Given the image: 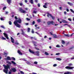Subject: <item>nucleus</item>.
<instances>
[{
	"label": "nucleus",
	"instance_id": "nucleus-1",
	"mask_svg": "<svg viewBox=\"0 0 74 74\" xmlns=\"http://www.w3.org/2000/svg\"><path fill=\"white\" fill-rule=\"evenodd\" d=\"M22 22V20L21 18H19L18 20H16L14 22V24L15 26L18 27H21V25L18 24V22L19 23H21Z\"/></svg>",
	"mask_w": 74,
	"mask_h": 74
},
{
	"label": "nucleus",
	"instance_id": "nucleus-2",
	"mask_svg": "<svg viewBox=\"0 0 74 74\" xmlns=\"http://www.w3.org/2000/svg\"><path fill=\"white\" fill-rule=\"evenodd\" d=\"M3 66L4 67L5 69H3V71L4 72V73H6V74H8V69H9L10 67V66L8 65H7V66H5L4 65H3Z\"/></svg>",
	"mask_w": 74,
	"mask_h": 74
},
{
	"label": "nucleus",
	"instance_id": "nucleus-3",
	"mask_svg": "<svg viewBox=\"0 0 74 74\" xmlns=\"http://www.w3.org/2000/svg\"><path fill=\"white\" fill-rule=\"evenodd\" d=\"M58 21H59V22H60V23H62V22H63V23H68V22L64 20H62L61 18H60V19H59V18H58Z\"/></svg>",
	"mask_w": 74,
	"mask_h": 74
},
{
	"label": "nucleus",
	"instance_id": "nucleus-4",
	"mask_svg": "<svg viewBox=\"0 0 74 74\" xmlns=\"http://www.w3.org/2000/svg\"><path fill=\"white\" fill-rule=\"evenodd\" d=\"M19 10L21 13H23V14H26V12L23 10L21 8H19Z\"/></svg>",
	"mask_w": 74,
	"mask_h": 74
},
{
	"label": "nucleus",
	"instance_id": "nucleus-5",
	"mask_svg": "<svg viewBox=\"0 0 74 74\" xmlns=\"http://www.w3.org/2000/svg\"><path fill=\"white\" fill-rule=\"evenodd\" d=\"M49 16H50V17H51V18H52V19H55V17L52 16V15H51V14L48 13H47V17H49Z\"/></svg>",
	"mask_w": 74,
	"mask_h": 74
},
{
	"label": "nucleus",
	"instance_id": "nucleus-6",
	"mask_svg": "<svg viewBox=\"0 0 74 74\" xmlns=\"http://www.w3.org/2000/svg\"><path fill=\"white\" fill-rule=\"evenodd\" d=\"M74 67H70L69 66H67L65 67V69H68V70H71L74 69Z\"/></svg>",
	"mask_w": 74,
	"mask_h": 74
},
{
	"label": "nucleus",
	"instance_id": "nucleus-7",
	"mask_svg": "<svg viewBox=\"0 0 74 74\" xmlns=\"http://www.w3.org/2000/svg\"><path fill=\"white\" fill-rule=\"evenodd\" d=\"M55 23L53 21H48L47 22L48 25H51V24H52V25H54Z\"/></svg>",
	"mask_w": 74,
	"mask_h": 74
},
{
	"label": "nucleus",
	"instance_id": "nucleus-8",
	"mask_svg": "<svg viewBox=\"0 0 74 74\" xmlns=\"http://www.w3.org/2000/svg\"><path fill=\"white\" fill-rule=\"evenodd\" d=\"M5 60H11V59L10 57L9 56H8L7 58H5Z\"/></svg>",
	"mask_w": 74,
	"mask_h": 74
},
{
	"label": "nucleus",
	"instance_id": "nucleus-9",
	"mask_svg": "<svg viewBox=\"0 0 74 74\" xmlns=\"http://www.w3.org/2000/svg\"><path fill=\"white\" fill-rule=\"evenodd\" d=\"M11 63L13 64V65H14L15 66H18L17 64H16V63L14 61H11Z\"/></svg>",
	"mask_w": 74,
	"mask_h": 74
},
{
	"label": "nucleus",
	"instance_id": "nucleus-10",
	"mask_svg": "<svg viewBox=\"0 0 74 74\" xmlns=\"http://www.w3.org/2000/svg\"><path fill=\"white\" fill-rule=\"evenodd\" d=\"M3 34L5 37H6L7 40H8V39H9V38L8 37V35H7L6 34H5V33H3Z\"/></svg>",
	"mask_w": 74,
	"mask_h": 74
},
{
	"label": "nucleus",
	"instance_id": "nucleus-11",
	"mask_svg": "<svg viewBox=\"0 0 74 74\" xmlns=\"http://www.w3.org/2000/svg\"><path fill=\"white\" fill-rule=\"evenodd\" d=\"M10 39H11V40L12 42V43H14V41L15 40H14V38H13L12 37H11L10 38Z\"/></svg>",
	"mask_w": 74,
	"mask_h": 74
},
{
	"label": "nucleus",
	"instance_id": "nucleus-12",
	"mask_svg": "<svg viewBox=\"0 0 74 74\" xmlns=\"http://www.w3.org/2000/svg\"><path fill=\"white\" fill-rule=\"evenodd\" d=\"M53 37L54 38H58V36L57 35L55 34H53Z\"/></svg>",
	"mask_w": 74,
	"mask_h": 74
},
{
	"label": "nucleus",
	"instance_id": "nucleus-13",
	"mask_svg": "<svg viewBox=\"0 0 74 74\" xmlns=\"http://www.w3.org/2000/svg\"><path fill=\"white\" fill-rule=\"evenodd\" d=\"M73 72L67 71L64 73V74H72Z\"/></svg>",
	"mask_w": 74,
	"mask_h": 74
},
{
	"label": "nucleus",
	"instance_id": "nucleus-14",
	"mask_svg": "<svg viewBox=\"0 0 74 74\" xmlns=\"http://www.w3.org/2000/svg\"><path fill=\"white\" fill-rule=\"evenodd\" d=\"M7 1L9 4L10 5V4L11 3V0H7Z\"/></svg>",
	"mask_w": 74,
	"mask_h": 74
},
{
	"label": "nucleus",
	"instance_id": "nucleus-15",
	"mask_svg": "<svg viewBox=\"0 0 74 74\" xmlns=\"http://www.w3.org/2000/svg\"><path fill=\"white\" fill-rule=\"evenodd\" d=\"M12 70L13 71V72H16V69L15 68H12Z\"/></svg>",
	"mask_w": 74,
	"mask_h": 74
},
{
	"label": "nucleus",
	"instance_id": "nucleus-16",
	"mask_svg": "<svg viewBox=\"0 0 74 74\" xmlns=\"http://www.w3.org/2000/svg\"><path fill=\"white\" fill-rule=\"evenodd\" d=\"M35 55H36V56H39V52L38 51H36L35 53Z\"/></svg>",
	"mask_w": 74,
	"mask_h": 74
},
{
	"label": "nucleus",
	"instance_id": "nucleus-17",
	"mask_svg": "<svg viewBox=\"0 0 74 74\" xmlns=\"http://www.w3.org/2000/svg\"><path fill=\"white\" fill-rule=\"evenodd\" d=\"M29 51L32 53H34V52L33 51H31V50H30V49H29Z\"/></svg>",
	"mask_w": 74,
	"mask_h": 74
},
{
	"label": "nucleus",
	"instance_id": "nucleus-18",
	"mask_svg": "<svg viewBox=\"0 0 74 74\" xmlns=\"http://www.w3.org/2000/svg\"><path fill=\"white\" fill-rule=\"evenodd\" d=\"M18 53H19V55H22V54L21 53V51H19V50H18Z\"/></svg>",
	"mask_w": 74,
	"mask_h": 74
},
{
	"label": "nucleus",
	"instance_id": "nucleus-19",
	"mask_svg": "<svg viewBox=\"0 0 74 74\" xmlns=\"http://www.w3.org/2000/svg\"><path fill=\"white\" fill-rule=\"evenodd\" d=\"M33 0H29V2L31 4H33Z\"/></svg>",
	"mask_w": 74,
	"mask_h": 74
},
{
	"label": "nucleus",
	"instance_id": "nucleus-20",
	"mask_svg": "<svg viewBox=\"0 0 74 74\" xmlns=\"http://www.w3.org/2000/svg\"><path fill=\"white\" fill-rule=\"evenodd\" d=\"M45 55H47V56H48L49 55V53H48L47 52H45Z\"/></svg>",
	"mask_w": 74,
	"mask_h": 74
},
{
	"label": "nucleus",
	"instance_id": "nucleus-21",
	"mask_svg": "<svg viewBox=\"0 0 74 74\" xmlns=\"http://www.w3.org/2000/svg\"><path fill=\"white\" fill-rule=\"evenodd\" d=\"M56 60H62V59L60 58H56Z\"/></svg>",
	"mask_w": 74,
	"mask_h": 74
},
{
	"label": "nucleus",
	"instance_id": "nucleus-22",
	"mask_svg": "<svg viewBox=\"0 0 74 74\" xmlns=\"http://www.w3.org/2000/svg\"><path fill=\"white\" fill-rule=\"evenodd\" d=\"M56 47L57 48H60V46L59 45H56Z\"/></svg>",
	"mask_w": 74,
	"mask_h": 74
},
{
	"label": "nucleus",
	"instance_id": "nucleus-23",
	"mask_svg": "<svg viewBox=\"0 0 74 74\" xmlns=\"http://www.w3.org/2000/svg\"><path fill=\"white\" fill-rule=\"evenodd\" d=\"M15 44H16V45H19V43L18 42V41L17 40L16 41Z\"/></svg>",
	"mask_w": 74,
	"mask_h": 74
},
{
	"label": "nucleus",
	"instance_id": "nucleus-24",
	"mask_svg": "<svg viewBox=\"0 0 74 74\" xmlns=\"http://www.w3.org/2000/svg\"><path fill=\"white\" fill-rule=\"evenodd\" d=\"M68 4H69L70 5H73V4L71 3H70V2H68Z\"/></svg>",
	"mask_w": 74,
	"mask_h": 74
},
{
	"label": "nucleus",
	"instance_id": "nucleus-25",
	"mask_svg": "<svg viewBox=\"0 0 74 74\" xmlns=\"http://www.w3.org/2000/svg\"><path fill=\"white\" fill-rule=\"evenodd\" d=\"M21 60H23V61H25V62H26L27 61V60H26L25 59V58L21 59Z\"/></svg>",
	"mask_w": 74,
	"mask_h": 74
},
{
	"label": "nucleus",
	"instance_id": "nucleus-26",
	"mask_svg": "<svg viewBox=\"0 0 74 74\" xmlns=\"http://www.w3.org/2000/svg\"><path fill=\"white\" fill-rule=\"evenodd\" d=\"M64 36H66V37H69L70 36H69V34H65L64 35Z\"/></svg>",
	"mask_w": 74,
	"mask_h": 74
},
{
	"label": "nucleus",
	"instance_id": "nucleus-27",
	"mask_svg": "<svg viewBox=\"0 0 74 74\" xmlns=\"http://www.w3.org/2000/svg\"><path fill=\"white\" fill-rule=\"evenodd\" d=\"M38 62L37 61H35L34 62V64H37Z\"/></svg>",
	"mask_w": 74,
	"mask_h": 74
},
{
	"label": "nucleus",
	"instance_id": "nucleus-28",
	"mask_svg": "<svg viewBox=\"0 0 74 74\" xmlns=\"http://www.w3.org/2000/svg\"><path fill=\"white\" fill-rule=\"evenodd\" d=\"M70 10L71 11V12H73V13H74V11H73V9H70Z\"/></svg>",
	"mask_w": 74,
	"mask_h": 74
},
{
	"label": "nucleus",
	"instance_id": "nucleus-29",
	"mask_svg": "<svg viewBox=\"0 0 74 74\" xmlns=\"http://www.w3.org/2000/svg\"><path fill=\"white\" fill-rule=\"evenodd\" d=\"M26 63L28 64H30V62L28 61H27L26 62Z\"/></svg>",
	"mask_w": 74,
	"mask_h": 74
},
{
	"label": "nucleus",
	"instance_id": "nucleus-30",
	"mask_svg": "<svg viewBox=\"0 0 74 74\" xmlns=\"http://www.w3.org/2000/svg\"><path fill=\"white\" fill-rule=\"evenodd\" d=\"M9 24L10 25H12V22L11 21H10L9 22Z\"/></svg>",
	"mask_w": 74,
	"mask_h": 74
},
{
	"label": "nucleus",
	"instance_id": "nucleus-31",
	"mask_svg": "<svg viewBox=\"0 0 74 74\" xmlns=\"http://www.w3.org/2000/svg\"><path fill=\"white\" fill-rule=\"evenodd\" d=\"M49 4V3H45V5L47 6V5H48Z\"/></svg>",
	"mask_w": 74,
	"mask_h": 74
},
{
	"label": "nucleus",
	"instance_id": "nucleus-32",
	"mask_svg": "<svg viewBox=\"0 0 74 74\" xmlns=\"http://www.w3.org/2000/svg\"><path fill=\"white\" fill-rule=\"evenodd\" d=\"M7 63H8V64H11V62L9 61L7 62Z\"/></svg>",
	"mask_w": 74,
	"mask_h": 74
},
{
	"label": "nucleus",
	"instance_id": "nucleus-33",
	"mask_svg": "<svg viewBox=\"0 0 74 74\" xmlns=\"http://www.w3.org/2000/svg\"><path fill=\"white\" fill-rule=\"evenodd\" d=\"M28 32H30V28H28Z\"/></svg>",
	"mask_w": 74,
	"mask_h": 74
},
{
	"label": "nucleus",
	"instance_id": "nucleus-34",
	"mask_svg": "<svg viewBox=\"0 0 74 74\" xmlns=\"http://www.w3.org/2000/svg\"><path fill=\"white\" fill-rule=\"evenodd\" d=\"M68 20H69V21H71V22L72 21V20H71V18H68Z\"/></svg>",
	"mask_w": 74,
	"mask_h": 74
},
{
	"label": "nucleus",
	"instance_id": "nucleus-35",
	"mask_svg": "<svg viewBox=\"0 0 74 74\" xmlns=\"http://www.w3.org/2000/svg\"><path fill=\"white\" fill-rule=\"evenodd\" d=\"M7 54H8V53L7 52H4V55H7Z\"/></svg>",
	"mask_w": 74,
	"mask_h": 74
},
{
	"label": "nucleus",
	"instance_id": "nucleus-36",
	"mask_svg": "<svg viewBox=\"0 0 74 74\" xmlns=\"http://www.w3.org/2000/svg\"><path fill=\"white\" fill-rule=\"evenodd\" d=\"M43 7L44 8H47V7L46 5H43Z\"/></svg>",
	"mask_w": 74,
	"mask_h": 74
},
{
	"label": "nucleus",
	"instance_id": "nucleus-37",
	"mask_svg": "<svg viewBox=\"0 0 74 74\" xmlns=\"http://www.w3.org/2000/svg\"><path fill=\"white\" fill-rule=\"evenodd\" d=\"M11 58L12 60H15V58L14 57H12Z\"/></svg>",
	"mask_w": 74,
	"mask_h": 74
},
{
	"label": "nucleus",
	"instance_id": "nucleus-38",
	"mask_svg": "<svg viewBox=\"0 0 74 74\" xmlns=\"http://www.w3.org/2000/svg\"><path fill=\"white\" fill-rule=\"evenodd\" d=\"M2 40H6V39L3 37H2Z\"/></svg>",
	"mask_w": 74,
	"mask_h": 74
},
{
	"label": "nucleus",
	"instance_id": "nucleus-39",
	"mask_svg": "<svg viewBox=\"0 0 74 74\" xmlns=\"http://www.w3.org/2000/svg\"><path fill=\"white\" fill-rule=\"evenodd\" d=\"M56 66H57V64H54L53 65V67H56Z\"/></svg>",
	"mask_w": 74,
	"mask_h": 74
},
{
	"label": "nucleus",
	"instance_id": "nucleus-40",
	"mask_svg": "<svg viewBox=\"0 0 74 74\" xmlns=\"http://www.w3.org/2000/svg\"><path fill=\"white\" fill-rule=\"evenodd\" d=\"M62 43L63 44H65V42H64V41L62 40Z\"/></svg>",
	"mask_w": 74,
	"mask_h": 74
},
{
	"label": "nucleus",
	"instance_id": "nucleus-41",
	"mask_svg": "<svg viewBox=\"0 0 74 74\" xmlns=\"http://www.w3.org/2000/svg\"><path fill=\"white\" fill-rule=\"evenodd\" d=\"M20 73H21V74H24V73L23 72V71H20Z\"/></svg>",
	"mask_w": 74,
	"mask_h": 74
},
{
	"label": "nucleus",
	"instance_id": "nucleus-42",
	"mask_svg": "<svg viewBox=\"0 0 74 74\" xmlns=\"http://www.w3.org/2000/svg\"><path fill=\"white\" fill-rule=\"evenodd\" d=\"M1 27H2V28H3V29H5V27L3 26H1Z\"/></svg>",
	"mask_w": 74,
	"mask_h": 74
},
{
	"label": "nucleus",
	"instance_id": "nucleus-43",
	"mask_svg": "<svg viewBox=\"0 0 74 74\" xmlns=\"http://www.w3.org/2000/svg\"><path fill=\"white\" fill-rule=\"evenodd\" d=\"M22 34L23 35H25V32H23V31H22Z\"/></svg>",
	"mask_w": 74,
	"mask_h": 74
},
{
	"label": "nucleus",
	"instance_id": "nucleus-44",
	"mask_svg": "<svg viewBox=\"0 0 74 74\" xmlns=\"http://www.w3.org/2000/svg\"><path fill=\"white\" fill-rule=\"evenodd\" d=\"M6 7H4L3 8V10H5V9H6Z\"/></svg>",
	"mask_w": 74,
	"mask_h": 74
},
{
	"label": "nucleus",
	"instance_id": "nucleus-45",
	"mask_svg": "<svg viewBox=\"0 0 74 74\" xmlns=\"http://www.w3.org/2000/svg\"><path fill=\"white\" fill-rule=\"evenodd\" d=\"M69 66H73V64H72L70 63L69 64Z\"/></svg>",
	"mask_w": 74,
	"mask_h": 74
},
{
	"label": "nucleus",
	"instance_id": "nucleus-46",
	"mask_svg": "<svg viewBox=\"0 0 74 74\" xmlns=\"http://www.w3.org/2000/svg\"><path fill=\"white\" fill-rule=\"evenodd\" d=\"M34 13L35 14H36L37 13V11L34 10Z\"/></svg>",
	"mask_w": 74,
	"mask_h": 74
},
{
	"label": "nucleus",
	"instance_id": "nucleus-47",
	"mask_svg": "<svg viewBox=\"0 0 74 74\" xmlns=\"http://www.w3.org/2000/svg\"><path fill=\"white\" fill-rule=\"evenodd\" d=\"M56 55H60V53H56Z\"/></svg>",
	"mask_w": 74,
	"mask_h": 74
},
{
	"label": "nucleus",
	"instance_id": "nucleus-48",
	"mask_svg": "<svg viewBox=\"0 0 74 74\" xmlns=\"http://www.w3.org/2000/svg\"><path fill=\"white\" fill-rule=\"evenodd\" d=\"M1 21H3L4 20V19H3V18L1 17Z\"/></svg>",
	"mask_w": 74,
	"mask_h": 74
},
{
	"label": "nucleus",
	"instance_id": "nucleus-49",
	"mask_svg": "<svg viewBox=\"0 0 74 74\" xmlns=\"http://www.w3.org/2000/svg\"><path fill=\"white\" fill-rule=\"evenodd\" d=\"M26 19L27 21H30V18H27Z\"/></svg>",
	"mask_w": 74,
	"mask_h": 74
},
{
	"label": "nucleus",
	"instance_id": "nucleus-50",
	"mask_svg": "<svg viewBox=\"0 0 74 74\" xmlns=\"http://www.w3.org/2000/svg\"><path fill=\"white\" fill-rule=\"evenodd\" d=\"M19 4L20 5H21V6H22V5H23V3H19Z\"/></svg>",
	"mask_w": 74,
	"mask_h": 74
},
{
	"label": "nucleus",
	"instance_id": "nucleus-51",
	"mask_svg": "<svg viewBox=\"0 0 74 74\" xmlns=\"http://www.w3.org/2000/svg\"><path fill=\"white\" fill-rule=\"evenodd\" d=\"M25 25H29V23H25Z\"/></svg>",
	"mask_w": 74,
	"mask_h": 74
},
{
	"label": "nucleus",
	"instance_id": "nucleus-52",
	"mask_svg": "<svg viewBox=\"0 0 74 74\" xmlns=\"http://www.w3.org/2000/svg\"><path fill=\"white\" fill-rule=\"evenodd\" d=\"M25 10L26 11H27V10H28V8H25Z\"/></svg>",
	"mask_w": 74,
	"mask_h": 74
},
{
	"label": "nucleus",
	"instance_id": "nucleus-53",
	"mask_svg": "<svg viewBox=\"0 0 74 74\" xmlns=\"http://www.w3.org/2000/svg\"><path fill=\"white\" fill-rule=\"evenodd\" d=\"M40 19H39L37 21H38V22H40Z\"/></svg>",
	"mask_w": 74,
	"mask_h": 74
},
{
	"label": "nucleus",
	"instance_id": "nucleus-54",
	"mask_svg": "<svg viewBox=\"0 0 74 74\" xmlns=\"http://www.w3.org/2000/svg\"><path fill=\"white\" fill-rule=\"evenodd\" d=\"M60 10H62V7H60Z\"/></svg>",
	"mask_w": 74,
	"mask_h": 74
},
{
	"label": "nucleus",
	"instance_id": "nucleus-55",
	"mask_svg": "<svg viewBox=\"0 0 74 74\" xmlns=\"http://www.w3.org/2000/svg\"><path fill=\"white\" fill-rule=\"evenodd\" d=\"M38 5L39 7H40V4L39 3L38 4Z\"/></svg>",
	"mask_w": 74,
	"mask_h": 74
},
{
	"label": "nucleus",
	"instance_id": "nucleus-56",
	"mask_svg": "<svg viewBox=\"0 0 74 74\" xmlns=\"http://www.w3.org/2000/svg\"><path fill=\"white\" fill-rule=\"evenodd\" d=\"M32 24L33 25H34V24H35V22H34V21H33V23H32Z\"/></svg>",
	"mask_w": 74,
	"mask_h": 74
},
{
	"label": "nucleus",
	"instance_id": "nucleus-57",
	"mask_svg": "<svg viewBox=\"0 0 74 74\" xmlns=\"http://www.w3.org/2000/svg\"><path fill=\"white\" fill-rule=\"evenodd\" d=\"M25 36L26 37H27V38L29 37V36H27V35H25Z\"/></svg>",
	"mask_w": 74,
	"mask_h": 74
},
{
	"label": "nucleus",
	"instance_id": "nucleus-58",
	"mask_svg": "<svg viewBox=\"0 0 74 74\" xmlns=\"http://www.w3.org/2000/svg\"><path fill=\"white\" fill-rule=\"evenodd\" d=\"M8 14V12H5V14Z\"/></svg>",
	"mask_w": 74,
	"mask_h": 74
},
{
	"label": "nucleus",
	"instance_id": "nucleus-59",
	"mask_svg": "<svg viewBox=\"0 0 74 74\" xmlns=\"http://www.w3.org/2000/svg\"><path fill=\"white\" fill-rule=\"evenodd\" d=\"M66 11H67V12H69V9H66Z\"/></svg>",
	"mask_w": 74,
	"mask_h": 74
},
{
	"label": "nucleus",
	"instance_id": "nucleus-60",
	"mask_svg": "<svg viewBox=\"0 0 74 74\" xmlns=\"http://www.w3.org/2000/svg\"><path fill=\"white\" fill-rule=\"evenodd\" d=\"M32 33H34V31H33V29H32Z\"/></svg>",
	"mask_w": 74,
	"mask_h": 74
},
{
	"label": "nucleus",
	"instance_id": "nucleus-61",
	"mask_svg": "<svg viewBox=\"0 0 74 74\" xmlns=\"http://www.w3.org/2000/svg\"><path fill=\"white\" fill-rule=\"evenodd\" d=\"M50 34L51 35H53V34H52V33L51 32H50Z\"/></svg>",
	"mask_w": 74,
	"mask_h": 74
},
{
	"label": "nucleus",
	"instance_id": "nucleus-62",
	"mask_svg": "<svg viewBox=\"0 0 74 74\" xmlns=\"http://www.w3.org/2000/svg\"><path fill=\"white\" fill-rule=\"evenodd\" d=\"M15 19H17V17H16V16H15Z\"/></svg>",
	"mask_w": 74,
	"mask_h": 74
},
{
	"label": "nucleus",
	"instance_id": "nucleus-63",
	"mask_svg": "<svg viewBox=\"0 0 74 74\" xmlns=\"http://www.w3.org/2000/svg\"><path fill=\"white\" fill-rule=\"evenodd\" d=\"M35 2H36V3H37V1H38L37 0H35Z\"/></svg>",
	"mask_w": 74,
	"mask_h": 74
},
{
	"label": "nucleus",
	"instance_id": "nucleus-64",
	"mask_svg": "<svg viewBox=\"0 0 74 74\" xmlns=\"http://www.w3.org/2000/svg\"><path fill=\"white\" fill-rule=\"evenodd\" d=\"M64 14L66 15V12H64Z\"/></svg>",
	"mask_w": 74,
	"mask_h": 74
}]
</instances>
